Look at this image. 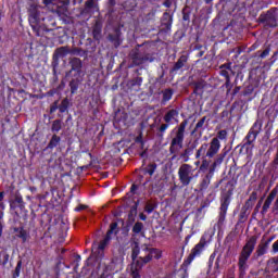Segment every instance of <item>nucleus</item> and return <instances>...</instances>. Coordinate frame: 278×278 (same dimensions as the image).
I'll return each instance as SVG.
<instances>
[{"label": "nucleus", "mask_w": 278, "mask_h": 278, "mask_svg": "<svg viewBox=\"0 0 278 278\" xmlns=\"http://www.w3.org/2000/svg\"><path fill=\"white\" fill-rule=\"evenodd\" d=\"M102 31H103V24L101 21L97 20L96 23L92 26V36L96 40H101L102 38Z\"/></svg>", "instance_id": "obj_18"}, {"label": "nucleus", "mask_w": 278, "mask_h": 278, "mask_svg": "<svg viewBox=\"0 0 278 278\" xmlns=\"http://www.w3.org/2000/svg\"><path fill=\"white\" fill-rule=\"evenodd\" d=\"M255 244H257V237L252 236L247 241L244 247L241 250V253L239 254V273L242 277L247 275V270H249V257H251L253 251H255Z\"/></svg>", "instance_id": "obj_2"}, {"label": "nucleus", "mask_w": 278, "mask_h": 278, "mask_svg": "<svg viewBox=\"0 0 278 278\" xmlns=\"http://www.w3.org/2000/svg\"><path fill=\"white\" fill-rule=\"evenodd\" d=\"M219 151L220 140H218V138H213L210 143H202L195 153L197 160H199V157L203 159L200 168H207L210 166V162H207V160L216 157Z\"/></svg>", "instance_id": "obj_1"}, {"label": "nucleus", "mask_w": 278, "mask_h": 278, "mask_svg": "<svg viewBox=\"0 0 278 278\" xmlns=\"http://www.w3.org/2000/svg\"><path fill=\"white\" fill-rule=\"evenodd\" d=\"M178 177L182 186L192 184V180L194 179V167H192L190 164L180 165L178 168Z\"/></svg>", "instance_id": "obj_9"}, {"label": "nucleus", "mask_w": 278, "mask_h": 278, "mask_svg": "<svg viewBox=\"0 0 278 278\" xmlns=\"http://www.w3.org/2000/svg\"><path fill=\"white\" fill-rule=\"evenodd\" d=\"M173 89H165L162 91V100H161V105H165L166 103H168V101H170V99H173Z\"/></svg>", "instance_id": "obj_26"}, {"label": "nucleus", "mask_w": 278, "mask_h": 278, "mask_svg": "<svg viewBox=\"0 0 278 278\" xmlns=\"http://www.w3.org/2000/svg\"><path fill=\"white\" fill-rule=\"evenodd\" d=\"M75 210H76V212H81V210H86V205L80 204V205L77 206Z\"/></svg>", "instance_id": "obj_54"}, {"label": "nucleus", "mask_w": 278, "mask_h": 278, "mask_svg": "<svg viewBox=\"0 0 278 278\" xmlns=\"http://www.w3.org/2000/svg\"><path fill=\"white\" fill-rule=\"evenodd\" d=\"M55 110H58V106H51V109H50L51 114H53V112H55Z\"/></svg>", "instance_id": "obj_62"}, {"label": "nucleus", "mask_w": 278, "mask_h": 278, "mask_svg": "<svg viewBox=\"0 0 278 278\" xmlns=\"http://www.w3.org/2000/svg\"><path fill=\"white\" fill-rule=\"evenodd\" d=\"M190 153H192V150L185 149L184 152L180 154V157L184 160V162H188L190 160Z\"/></svg>", "instance_id": "obj_37"}, {"label": "nucleus", "mask_w": 278, "mask_h": 278, "mask_svg": "<svg viewBox=\"0 0 278 278\" xmlns=\"http://www.w3.org/2000/svg\"><path fill=\"white\" fill-rule=\"evenodd\" d=\"M139 217H140V220H147V215H144V213H141Z\"/></svg>", "instance_id": "obj_61"}, {"label": "nucleus", "mask_w": 278, "mask_h": 278, "mask_svg": "<svg viewBox=\"0 0 278 278\" xmlns=\"http://www.w3.org/2000/svg\"><path fill=\"white\" fill-rule=\"evenodd\" d=\"M94 12H99V3L94 0H87L80 14L81 16H88V18H90Z\"/></svg>", "instance_id": "obj_15"}, {"label": "nucleus", "mask_w": 278, "mask_h": 278, "mask_svg": "<svg viewBox=\"0 0 278 278\" xmlns=\"http://www.w3.org/2000/svg\"><path fill=\"white\" fill-rule=\"evenodd\" d=\"M262 201H264V200L261 199V200L257 202L255 210H260V207H262Z\"/></svg>", "instance_id": "obj_58"}, {"label": "nucleus", "mask_w": 278, "mask_h": 278, "mask_svg": "<svg viewBox=\"0 0 278 278\" xmlns=\"http://www.w3.org/2000/svg\"><path fill=\"white\" fill-rule=\"evenodd\" d=\"M42 10H45V8L36 2L29 3L27 9L28 23L36 36H40V21H45V17H42Z\"/></svg>", "instance_id": "obj_3"}, {"label": "nucleus", "mask_w": 278, "mask_h": 278, "mask_svg": "<svg viewBox=\"0 0 278 278\" xmlns=\"http://www.w3.org/2000/svg\"><path fill=\"white\" fill-rule=\"evenodd\" d=\"M214 173H210L207 175H205L201 182H200V190L203 192V190H207V188H210V184H212V177H213Z\"/></svg>", "instance_id": "obj_22"}, {"label": "nucleus", "mask_w": 278, "mask_h": 278, "mask_svg": "<svg viewBox=\"0 0 278 278\" xmlns=\"http://www.w3.org/2000/svg\"><path fill=\"white\" fill-rule=\"evenodd\" d=\"M132 233H135V236H138V233H140V236L144 237V224H142V222H137L132 226Z\"/></svg>", "instance_id": "obj_27"}, {"label": "nucleus", "mask_w": 278, "mask_h": 278, "mask_svg": "<svg viewBox=\"0 0 278 278\" xmlns=\"http://www.w3.org/2000/svg\"><path fill=\"white\" fill-rule=\"evenodd\" d=\"M270 54V48H266L261 54L260 58L262 60H264V58H268V55Z\"/></svg>", "instance_id": "obj_48"}, {"label": "nucleus", "mask_w": 278, "mask_h": 278, "mask_svg": "<svg viewBox=\"0 0 278 278\" xmlns=\"http://www.w3.org/2000/svg\"><path fill=\"white\" fill-rule=\"evenodd\" d=\"M186 62H188V56L181 55L175 63L174 67L172 68V72H177L180 71V68H184V66H186Z\"/></svg>", "instance_id": "obj_25"}, {"label": "nucleus", "mask_w": 278, "mask_h": 278, "mask_svg": "<svg viewBox=\"0 0 278 278\" xmlns=\"http://www.w3.org/2000/svg\"><path fill=\"white\" fill-rule=\"evenodd\" d=\"M262 132V121L257 119L253 126L250 128L248 135L245 136V144L251 147L255 140H257V136Z\"/></svg>", "instance_id": "obj_12"}, {"label": "nucleus", "mask_w": 278, "mask_h": 278, "mask_svg": "<svg viewBox=\"0 0 278 278\" xmlns=\"http://www.w3.org/2000/svg\"><path fill=\"white\" fill-rule=\"evenodd\" d=\"M225 86L226 88H231V78H226Z\"/></svg>", "instance_id": "obj_52"}, {"label": "nucleus", "mask_w": 278, "mask_h": 278, "mask_svg": "<svg viewBox=\"0 0 278 278\" xmlns=\"http://www.w3.org/2000/svg\"><path fill=\"white\" fill-rule=\"evenodd\" d=\"M60 140H62L58 135H53L50 142L48 143V149H55L60 144Z\"/></svg>", "instance_id": "obj_29"}, {"label": "nucleus", "mask_w": 278, "mask_h": 278, "mask_svg": "<svg viewBox=\"0 0 278 278\" xmlns=\"http://www.w3.org/2000/svg\"><path fill=\"white\" fill-rule=\"evenodd\" d=\"M68 53H71L68 47H60L55 49L52 56V66L54 71L60 66V58H66Z\"/></svg>", "instance_id": "obj_14"}, {"label": "nucleus", "mask_w": 278, "mask_h": 278, "mask_svg": "<svg viewBox=\"0 0 278 278\" xmlns=\"http://www.w3.org/2000/svg\"><path fill=\"white\" fill-rule=\"evenodd\" d=\"M13 233L15 238H20V240H22L23 243L27 242V240H29L30 238L29 232L25 230L24 227H14Z\"/></svg>", "instance_id": "obj_16"}, {"label": "nucleus", "mask_w": 278, "mask_h": 278, "mask_svg": "<svg viewBox=\"0 0 278 278\" xmlns=\"http://www.w3.org/2000/svg\"><path fill=\"white\" fill-rule=\"evenodd\" d=\"M144 252H146V255L140 256L139 260L136 261L135 268L131 267V277L132 278H140V273H138V270H140V268H142L144 266V264H149V262L151 260H153V257L155 260H160V257H162V252L157 249L146 248Z\"/></svg>", "instance_id": "obj_5"}, {"label": "nucleus", "mask_w": 278, "mask_h": 278, "mask_svg": "<svg viewBox=\"0 0 278 278\" xmlns=\"http://www.w3.org/2000/svg\"><path fill=\"white\" fill-rule=\"evenodd\" d=\"M116 229H118V224L112 223L104 239L100 241L97 248L94 245L92 247V253H94V249H98L99 251H105V248L110 244V241L112 240V233H116Z\"/></svg>", "instance_id": "obj_13"}, {"label": "nucleus", "mask_w": 278, "mask_h": 278, "mask_svg": "<svg viewBox=\"0 0 278 278\" xmlns=\"http://www.w3.org/2000/svg\"><path fill=\"white\" fill-rule=\"evenodd\" d=\"M108 39L118 49L121 47V29L115 28L114 34H110Z\"/></svg>", "instance_id": "obj_19"}, {"label": "nucleus", "mask_w": 278, "mask_h": 278, "mask_svg": "<svg viewBox=\"0 0 278 278\" xmlns=\"http://www.w3.org/2000/svg\"><path fill=\"white\" fill-rule=\"evenodd\" d=\"M186 127H188V119H184L175 129L174 137L169 146V153L175 155L179 149H184V140L186 139Z\"/></svg>", "instance_id": "obj_4"}, {"label": "nucleus", "mask_w": 278, "mask_h": 278, "mask_svg": "<svg viewBox=\"0 0 278 278\" xmlns=\"http://www.w3.org/2000/svg\"><path fill=\"white\" fill-rule=\"evenodd\" d=\"M75 262H76L75 268H77L79 266V263L81 262V255L77 254Z\"/></svg>", "instance_id": "obj_51"}, {"label": "nucleus", "mask_w": 278, "mask_h": 278, "mask_svg": "<svg viewBox=\"0 0 278 278\" xmlns=\"http://www.w3.org/2000/svg\"><path fill=\"white\" fill-rule=\"evenodd\" d=\"M9 260H10V255H8L7 253L0 254V266H5Z\"/></svg>", "instance_id": "obj_38"}, {"label": "nucleus", "mask_w": 278, "mask_h": 278, "mask_svg": "<svg viewBox=\"0 0 278 278\" xmlns=\"http://www.w3.org/2000/svg\"><path fill=\"white\" fill-rule=\"evenodd\" d=\"M205 244H207V239L205 236H202L199 243L194 245V248L191 250V253L185 261V264L190 265L192 262H194L195 257H199L203 253V249H205Z\"/></svg>", "instance_id": "obj_11"}, {"label": "nucleus", "mask_w": 278, "mask_h": 278, "mask_svg": "<svg viewBox=\"0 0 278 278\" xmlns=\"http://www.w3.org/2000/svg\"><path fill=\"white\" fill-rule=\"evenodd\" d=\"M168 127H170V124H168V123L162 124L159 127V131L161 134L160 136H164V132L166 131V129H168Z\"/></svg>", "instance_id": "obj_46"}, {"label": "nucleus", "mask_w": 278, "mask_h": 278, "mask_svg": "<svg viewBox=\"0 0 278 278\" xmlns=\"http://www.w3.org/2000/svg\"><path fill=\"white\" fill-rule=\"evenodd\" d=\"M0 210H2V212L5 210V204L3 202L0 203Z\"/></svg>", "instance_id": "obj_63"}, {"label": "nucleus", "mask_w": 278, "mask_h": 278, "mask_svg": "<svg viewBox=\"0 0 278 278\" xmlns=\"http://www.w3.org/2000/svg\"><path fill=\"white\" fill-rule=\"evenodd\" d=\"M4 198H5V192L1 191L0 192V203L3 201Z\"/></svg>", "instance_id": "obj_59"}, {"label": "nucleus", "mask_w": 278, "mask_h": 278, "mask_svg": "<svg viewBox=\"0 0 278 278\" xmlns=\"http://www.w3.org/2000/svg\"><path fill=\"white\" fill-rule=\"evenodd\" d=\"M153 210H155V204L148 202L146 204L144 212H147V214H152Z\"/></svg>", "instance_id": "obj_41"}, {"label": "nucleus", "mask_w": 278, "mask_h": 278, "mask_svg": "<svg viewBox=\"0 0 278 278\" xmlns=\"http://www.w3.org/2000/svg\"><path fill=\"white\" fill-rule=\"evenodd\" d=\"M71 70L66 73V77H74V79H84V62L79 58H71L68 61Z\"/></svg>", "instance_id": "obj_6"}, {"label": "nucleus", "mask_w": 278, "mask_h": 278, "mask_svg": "<svg viewBox=\"0 0 278 278\" xmlns=\"http://www.w3.org/2000/svg\"><path fill=\"white\" fill-rule=\"evenodd\" d=\"M274 264H275V268H274V271L275 273H278V260H276L275 262H274Z\"/></svg>", "instance_id": "obj_60"}, {"label": "nucleus", "mask_w": 278, "mask_h": 278, "mask_svg": "<svg viewBox=\"0 0 278 278\" xmlns=\"http://www.w3.org/2000/svg\"><path fill=\"white\" fill-rule=\"evenodd\" d=\"M188 4L182 9V21H190V11H188Z\"/></svg>", "instance_id": "obj_39"}, {"label": "nucleus", "mask_w": 278, "mask_h": 278, "mask_svg": "<svg viewBox=\"0 0 278 278\" xmlns=\"http://www.w3.org/2000/svg\"><path fill=\"white\" fill-rule=\"evenodd\" d=\"M21 268H23V262L18 261L17 264H16V267H15V269L13 271V278L21 277Z\"/></svg>", "instance_id": "obj_33"}, {"label": "nucleus", "mask_w": 278, "mask_h": 278, "mask_svg": "<svg viewBox=\"0 0 278 278\" xmlns=\"http://www.w3.org/2000/svg\"><path fill=\"white\" fill-rule=\"evenodd\" d=\"M273 201L270 198H267L264 202L263 205V214H266V212H268V210L270 208V205H273Z\"/></svg>", "instance_id": "obj_36"}, {"label": "nucleus", "mask_w": 278, "mask_h": 278, "mask_svg": "<svg viewBox=\"0 0 278 278\" xmlns=\"http://www.w3.org/2000/svg\"><path fill=\"white\" fill-rule=\"evenodd\" d=\"M271 249H273V253H278V240L273 243Z\"/></svg>", "instance_id": "obj_50"}, {"label": "nucleus", "mask_w": 278, "mask_h": 278, "mask_svg": "<svg viewBox=\"0 0 278 278\" xmlns=\"http://www.w3.org/2000/svg\"><path fill=\"white\" fill-rule=\"evenodd\" d=\"M10 207L11 210H16V207H20V210H25V202L23 201V195L16 194Z\"/></svg>", "instance_id": "obj_21"}, {"label": "nucleus", "mask_w": 278, "mask_h": 278, "mask_svg": "<svg viewBox=\"0 0 278 278\" xmlns=\"http://www.w3.org/2000/svg\"><path fill=\"white\" fill-rule=\"evenodd\" d=\"M207 119V117H202L195 125L192 134H197L199 130L203 129V125H205V121Z\"/></svg>", "instance_id": "obj_31"}, {"label": "nucleus", "mask_w": 278, "mask_h": 278, "mask_svg": "<svg viewBox=\"0 0 278 278\" xmlns=\"http://www.w3.org/2000/svg\"><path fill=\"white\" fill-rule=\"evenodd\" d=\"M110 8H114L116 5V0H109Z\"/></svg>", "instance_id": "obj_56"}, {"label": "nucleus", "mask_w": 278, "mask_h": 278, "mask_svg": "<svg viewBox=\"0 0 278 278\" xmlns=\"http://www.w3.org/2000/svg\"><path fill=\"white\" fill-rule=\"evenodd\" d=\"M79 81H81V79H76L72 77V80L70 81V88H71L72 94H75V92H77V89L79 88Z\"/></svg>", "instance_id": "obj_28"}, {"label": "nucleus", "mask_w": 278, "mask_h": 278, "mask_svg": "<svg viewBox=\"0 0 278 278\" xmlns=\"http://www.w3.org/2000/svg\"><path fill=\"white\" fill-rule=\"evenodd\" d=\"M219 75H222V77H225V79L230 78L229 77V72L227 70H224V68L220 70Z\"/></svg>", "instance_id": "obj_49"}, {"label": "nucleus", "mask_w": 278, "mask_h": 278, "mask_svg": "<svg viewBox=\"0 0 278 278\" xmlns=\"http://www.w3.org/2000/svg\"><path fill=\"white\" fill-rule=\"evenodd\" d=\"M258 23H262L264 27H277L278 21H277V10L271 9L267 11L266 13H262L258 16Z\"/></svg>", "instance_id": "obj_10"}, {"label": "nucleus", "mask_w": 278, "mask_h": 278, "mask_svg": "<svg viewBox=\"0 0 278 278\" xmlns=\"http://www.w3.org/2000/svg\"><path fill=\"white\" fill-rule=\"evenodd\" d=\"M225 157H227V151L219 153L214 160L212 167L210 168V173H214V170H216V166H220V164H223L225 161Z\"/></svg>", "instance_id": "obj_20"}, {"label": "nucleus", "mask_w": 278, "mask_h": 278, "mask_svg": "<svg viewBox=\"0 0 278 278\" xmlns=\"http://www.w3.org/2000/svg\"><path fill=\"white\" fill-rule=\"evenodd\" d=\"M270 242H273V238H269L266 241H263V244H267V247H269Z\"/></svg>", "instance_id": "obj_57"}, {"label": "nucleus", "mask_w": 278, "mask_h": 278, "mask_svg": "<svg viewBox=\"0 0 278 278\" xmlns=\"http://www.w3.org/2000/svg\"><path fill=\"white\" fill-rule=\"evenodd\" d=\"M164 8H173V5H177V0H163Z\"/></svg>", "instance_id": "obj_45"}, {"label": "nucleus", "mask_w": 278, "mask_h": 278, "mask_svg": "<svg viewBox=\"0 0 278 278\" xmlns=\"http://www.w3.org/2000/svg\"><path fill=\"white\" fill-rule=\"evenodd\" d=\"M267 251H268V243H264V240H262L256 248L255 255L256 257H262V255H266Z\"/></svg>", "instance_id": "obj_24"}, {"label": "nucleus", "mask_w": 278, "mask_h": 278, "mask_svg": "<svg viewBox=\"0 0 278 278\" xmlns=\"http://www.w3.org/2000/svg\"><path fill=\"white\" fill-rule=\"evenodd\" d=\"M60 0H43V4L46 5V8H48V10H52V12L55 10L52 8V5H58V2Z\"/></svg>", "instance_id": "obj_34"}, {"label": "nucleus", "mask_w": 278, "mask_h": 278, "mask_svg": "<svg viewBox=\"0 0 278 278\" xmlns=\"http://www.w3.org/2000/svg\"><path fill=\"white\" fill-rule=\"evenodd\" d=\"M4 214H3V210H0V220L1 218H3Z\"/></svg>", "instance_id": "obj_64"}, {"label": "nucleus", "mask_w": 278, "mask_h": 278, "mask_svg": "<svg viewBox=\"0 0 278 278\" xmlns=\"http://www.w3.org/2000/svg\"><path fill=\"white\" fill-rule=\"evenodd\" d=\"M217 138L218 140H227V130L223 129V130H219L217 132Z\"/></svg>", "instance_id": "obj_43"}, {"label": "nucleus", "mask_w": 278, "mask_h": 278, "mask_svg": "<svg viewBox=\"0 0 278 278\" xmlns=\"http://www.w3.org/2000/svg\"><path fill=\"white\" fill-rule=\"evenodd\" d=\"M70 101L68 98H64L61 102V104L59 105V111L61 112V114H64V112H66L68 110V105H70Z\"/></svg>", "instance_id": "obj_30"}, {"label": "nucleus", "mask_w": 278, "mask_h": 278, "mask_svg": "<svg viewBox=\"0 0 278 278\" xmlns=\"http://www.w3.org/2000/svg\"><path fill=\"white\" fill-rule=\"evenodd\" d=\"M136 190H138V185H132L130 188V192L136 193Z\"/></svg>", "instance_id": "obj_55"}, {"label": "nucleus", "mask_w": 278, "mask_h": 278, "mask_svg": "<svg viewBox=\"0 0 278 278\" xmlns=\"http://www.w3.org/2000/svg\"><path fill=\"white\" fill-rule=\"evenodd\" d=\"M220 68H227V71H231V64L228 63V64H224V65H220Z\"/></svg>", "instance_id": "obj_53"}, {"label": "nucleus", "mask_w": 278, "mask_h": 278, "mask_svg": "<svg viewBox=\"0 0 278 278\" xmlns=\"http://www.w3.org/2000/svg\"><path fill=\"white\" fill-rule=\"evenodd\" d=\"M229 189L222 193L220 198V212H219V223L225 222V217L227 216V210H229V204L231 203V197L233 194V184L228 182Z\"/></svg>", "instance_id": "obj_7"}, {"label": "nucleus", "mask_w": 278, "mask_h": 278, "mask_svg": "<svg viewBox=\"0 0 278 278\" xmlns=\"http://www.w3.org/2000/svg\"><path fill=\"white\" fill-rule=\"evenodd\" d=\"M255 201H257V191H253L249 199L247 200L244 207L245 210H252L253 206L255 205Z\"/></svg>", "instance_id": "obj_23"}, {"label": "nucleus", "mask_w": 278, "mask_h": 278, "mask_svg": "<svg viewBox=\"0 0 278 278\" xmlns=\"http://www.w3.org/2000/svg\"><path fill=\"white\" fill-rule=\"evenodd\" d=\"M51 129H52V131L58 134V131H60V129H62V121H60V119L53 121Z\"/></svg>", "instance_id": "obj_32"}, {"label": "nucleus", "mask_w": 278, "mask_h": 278, "mask_svg": "<svg viewBox=\"0 0 278 278\" xmlns=\"http://www.w3.org/2000/svg\"><path fill=\"white\" fill-rule=\"evenodd\" d=\"M155 168H157L156 164H150L148 166V168L146 169V173H148V175L153 176V173H155Z\"/></svg>", "instance_id": "obj_44"}, {"label": "nucleus", "mask_w": 278, "mask_h": 278, "mask_svg": "<svg viewBox=\"0 0 278 278\" xmlns=\"http://www.w3.org/2000/svg\"><path fill=\"white\" fill-rule=\"evenodd\" d=\"M177 118H179V110L172 109L165 113L163 116L164 123L172 124L173 121L177 123Z\"/></svg>", "instance_id": "obj_17"}, {"label": "nucleus", "mask_w": 278, "mask_h": 278, "mask_svg": "<svg viewBox=\"0 0 278 278\" xmlns=\"http://www.w3.org/2000/svg\"><path fill=\"white\" fill-rule=\"evenodd\" d=\"M205 88V81L201 80L194 84V92H199V90H203Z\"/></svg>", "instance_id": "obj_42"}, {"label": "nucleus", "mask_w": 278, "mask_h": 278, "mask_svg": "<svg viewBox=\"0 0 278 278\" xmlns=\"http://www.w3.org/2000/svg\"><path fill=\"white\" fill-rule=\"evenodd\" d=\"M55 12L60 18H64V16H67L68 11H66L65 8L55 7Z\"/></svg>", "instance_id": "obj_35"}, {"label": "nucleus", "mask_w": 278, "mask_h": 278, "mask_svg": "<svg viewBox=\"0 0 278 278\" xmlns=\"http://www.w3.org/2000/svg\"><path fill=\"white\" fill-rule=\"evenodd\" d=\"M138 255H140V248L138 247V242H135V247L132 249V254H131L132 260H136Z\"/></svg>", "instance_id": "obj_40"}, {"label": "nucleus", "mask_w": 278, "mask_h": 278, "mask_svg": "<svg viewBox=\"0 0 278 278\" xmlns=\"http://www.w3.org/2000/svg\"><path fill=\"white\" fill-rule=\"evenodd\" d=\"M129 59L131 61L130 66H142V64H147V62H153L154 59L150 53H146L140 51V49L136 48L129 52Z\"/></svg>", "instance_id": "obj_8"}, {"label": "nucleus", "mask_w": 278, "mask_h": 278, "mask_svg": "<svg viewBox=\"0 0 278 278\" xmlns=\"http://www.w3.org/2000/svg\"><path fill=\"white\" fill-rule=\"evenodd\" d=\"M277 188H274L270 193L268 194L267 199H271V201H275V197H277Z\"/></svg>", "instance_id": "obj_47"}]
</instances>
